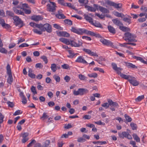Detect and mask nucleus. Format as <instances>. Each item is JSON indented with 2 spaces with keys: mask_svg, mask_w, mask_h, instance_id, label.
Returning a JSON list of instances; mask_svg holds the SVG:
<instances>
[{
  "mask_svg": "<svg viewBox=\"0 0 147 147\" xmlns=\"http://www.w3.org/2000/svg\"><path fill=\"white\" fill-rule=\"evenodd\" d=\"M17 8L22 9L24 11L25 13L27 14H29L31 13L30 8L28 5L26 3L20 4L17 7H13V10L16 13L24 15V12L18 9Z\"/></svg>",
  "mask_w": 147,
  "mask_h": 147,
  "instance_id": "1",
  "label": "nucleus"
},
{
  "mask_svg": "<svg viewBox=\"0 0 147 147\" xmlns=\"http://www.w3.org/2000/svg\"><path fill=\"white\" fill-rule=\"evenodd\" d=\"M88 92V90L84 88H79L77 90H74L73 94L75 96L83 95Z\"/></svg>",
  "mask_w": 147,
  "mask_h": 147,
  "instance_id": "2",
  "label": "nucleus"
},
{
  "mask_svg": "<svg viewBox=\"0 0 147 147\" xmlns=\"http://www.w3.org/2000/svg\"><path fill=\"white\" fill-rule=\"evenodd\" d=\"M100 41L104 45H106L109 47H113V43L111 41L105 39L102 37L100 39Z\"/></svg>",
  "mask_w": 147,
  "mask_h": 147,
  "instance_id": "3",
  "label": "nucleus"
},
{
  "mask_svg": "<svg viewBox=\"0 0 147 147\" xmlns=\"http://www.w3.org/2000/svg\"><path fill=\"white\" fill-rule=\"evenodd\" d=\"M108 102L109 103L110 106L111 107L110 109L112 111H115V108L118 107V104L117 102H113L111 100H108Z\"/></svg>",
  "mask_w": 147,
  "mask_h": 147,
  "instance_id": "4",
  "label": "nucleus"
},
{
  "mask_svg": "<svg viewBox=\"0 0 147 147\" xmlns=\"http://www.w3.org/2000/svg\"><path fill=\"white\" fill-rule=\"evenodd\" d=\"M118 134L120 137L122 138L125 137L128 139H132L131 136L129 134L128 132L123 131L122 133H119Z\"/></svg>",
  "mask_w": 147,
  "mask_h": 147,
  "instance_id": "5",
  "label": "nucleus"
},
{
  "mask_svg": "<svg viewBox=\"0 0 147 147\" xmlns=\"http://www.w3.org/2000/svg\"><path fill=\"white\" fill-rule=\"evenodd\" d=\"M125 40H128L129 41H132L134 40V36L132 35L131 34L127 32L125 33Z\"/></svg>",
  "mask_w": 147,
  "mask_h": 147,
  "instance_id": "6",
  "label": "nucleus"
},
{
  "mask_svg": "<svg viewBox=\"0 0 147 147\" xmlns=\"http://www.w3.org/2000/svg\"><path fill=\"white\" fill-rule=\"evenodd\" d=\"M93 6L94 7H93L89 5H86L85 7L88 10L91 12H95L96 10L98 9V5L94 4Z\"/></svg>",
  "mask_w": 147,
  "mask_h": 147,
  "instance_id": "7",
  "label": "nucleus"
},
{
  "mask_svg": "<svg viewBox=\"0 0 147 147\" xmlns=\"http://www.w3.org/2000/svg\"><path fill=\"white\" fill-rule=\"evenodd\" d=\"M82 44L81 40H78V42H76L75 40H70V45L72 46L75 47H79Z\"/></svg>",
  "mask_w": 147,
  "mask_h": 147,
  "instance_id": "8",
  "label": "nucleus"
},
{
  "mask_svg": "<svg viewBox=\"0 0 147 147\" xmlns=\"http://www.w3.org/2000/svg\"><path fill=\"white\" fill-rule=\"evenodd\" d=\"M55 5L54 3L50 2V4L47 5V8L50 11H53L55 10Z\"/></svg>",
  "mask_w": 147,
  "mask_h": 147,
  "instance_id": "9",
  "label": "nucleus"
},
{
  "mask_svg": "<svg viewBox=\"0 0 147 147\" xmlns=\"http://www.w3.org/2000/svg\"><path fill=\"white\" fill-rule=\"evenodd\" d=\"M43 31H46L50 33L52 32L51 26L49 24L46 23L43 25Z\"/></svg>",
  "mask_w": 147,
  "mask_h": 147,
  "instance_id": "10",
  "label": "nucleus"
},
{
  "mask_svg": "<svg viewBox=\"0 0 147 147\" xmlns=\"http://www.w3.org/2000/svg\"><path fill=\"white\" fill-rule=\"evenodd\" d=\"M84 28H72L71 31L78 34H83Z\"/></svg>",
  "mask_w": 147,
  "mask_h": 147,
  "instance_id": "11",
  "label": "nucleus"
},
{
  "mask_svg": "<svg viewBox=\"0 0 147 147\" xmlns=\"http://www.w3.org/2000/svg\"><path fill=\"white\" fill-rule=\"evenodd\" d=\"M76 62L79 63H82L84 64L87 65L88 63L86 61L82 56H79L76 60Z\"/></svg>",
  "mask_w": 147,
  "mask_h": 147,
  "instance_id": "12",
  "label": "nucleus"
},
{
  "mask_svg": "<svg viewBox=\"0 0 147 147\" xmlns=\"http://www.w3.org/2000/svg\"><path fill=\"white\" fill-rule=\"evenodd\" d=\"M128 81L131 84L134 86H137L139 84V82L136 80L135 78L131 76Z\"/></svg>",
  "mask_w": 147,
  "mask_h": 147,
  "instance_id": "13",
  "label": "nucleus"
},
{
  "mask_svg": "<svg viewBox=\"0 0 147 147\" xmlns=\"http://www.w3.org/2000/svg\"><path fill=\"white\" fill-rule=\"evenodd\" d=\"M21 135L22 138V142L24 143L29 140V138L28 137V133L27 132L24 133L22 134Z\"/></svg>",
  "mask_w": 147,
  "mask_h": 147,
  "instance_id": "14",
  "label": "nucleus"
},
{
  "mask_svg": "<svg viewBox=\"0 0 147 147\" xmlns=\"http://www.w3.org/2000/svg\"><path fill=\"white\" fill-rule=\"evenodd\" d=\"M83 50L84 52L90 55L91 56L96 57L98 56V55L96 53L92 52L89 49H83Z\"/></svg>",
  "mask_w": 147,
  "mask_h": 147,
  "instance_id": "15",
  "label": "nucleus"
},
{
  "mask_svg": "<svg viewBox=\"0 0 147 147\" xmlns=\"http://www.w3.org/2000/svg\"><path fill=\"white\" fill-rule=\"evenodd\" d=\"M111 65L113 69L118 74H119V72L121 71L122 69L121 68L117 67L116 64L115 63H112Z\"/></svg>",
  "mask_w": 147,
  "mask_h": 147,
  "instance_id": "16",
  "label": "nucleus"
},
{
  "mask_svg": "<svg viewBox=\"0 0 147 147\" xmlns=\"http://www.w3.org/2000/svg\"><path fill=\"white\" fill-rule=\"evenodd\" d=\"M57 35L59 36L68 37L69 36V34L66 32L62 31L57 32Z\"/></svg>",
  "mask_w": 147,
  "mask_h": 147,
  "instance_id": "17",
  "label": "nucleus"
},
{
  "mask_svg": "<svg viewBox=\"0 0 147 147\" xmlns=\"http://www.w3.org/2000/svg\"><path fill=\"white\" fill-rule=\"evenodd\" d=\"M31 19L35 21H38L42 20V18L40 16L34 15L31 17Z\"/></svg>",
  "mask_w": 147,
  "mask_h": 147,
  "instance_id": "18",
  "label": "nucleus"
},
{
  "mask_svg": "<svg viewBox=\"0 0 147 147\" xmlns=\"http://www.w3.org/2000/svg\"><path fill=\"white\" fill-rule=\"evenodd\" d=\"M59 40L61 42L67 45H69L70 42V40H69L64 38H61Z\"/></svg>",
  "mask_w": 147,
  "mask_h": 147,
  "instance_id": "19",
  "label": "nucleus"
},
{
  "mask_svg": "<svg viewBox=\"0 0 147 147\" xmlns=\"http://www.w3.org/2000/svg\"><path fill=\"white\" fill-rule=\"evenodd\" d=\"M98 9H99L102 13H107L109 12L108 10L101 6H98Z\"/></svg>",
  "mask_w": 147,
  "mask_h": 147,
  "instance_id": "20",
  "label": "nucleus"
},
{
  "mask_svg": "<svg viewBox=\"0 0 147 147\" xmlns=\"http://www.w3.org/2000/svg\"><path fill=\"white\" fill-rule=\"evenodd\" d=\"M62 11L60 10L58 11V13L56 15V17L59 19H64L65 18L64 15L62 13Z\"/></svg>",
  "mask_w": 147,
  "mask_h": 147,
  "instance_id": "21",
  "label": "nucleus"
},
{
  "mask_svg": "<svg viewBox=\"0 0 147 147\" xmlns=\"http://www.w3.org/2000/svg\"><path fill=\"white\" fill-rule=\"evenodd\" d=\"M119 74L120 75V76L122 78L128 80H129L131 77V76L129 75H126L125 74H122L121 73V71H120V72H119Z\"/></svg>",
  "mask_w": 147,
  "mask_h": 147,
  "instance_id": "22",
  "label": "nucleus"
},
{
  "mask_svg": "<svg viewBox=\"0 0 147 147\" xmlns=\"http://www.w3.org/2000/svg\"><path fill=\"white\" fill-rule=\"evenodd\" d=\"M86 34L87 35L93 36L94 35V33L92 32L88 31L87 30L84 28L83 34Z\"/></svg>",
  "mask_w": 147,
  "mask_h": 147,
  "instance_id": "23",
  "label": "nucleus"
},
{
  "mask_svg": "<svg viewBox=\"0 0 147 147\" xmlns=\"http://www.w3.org/2000/svg\"><path fill=\"white\" fill-rule=\"evenodd\" d=\"M16 26H18L20 27H21L23 26V23L22 21L19 18V20L16 21L15 22Z\"/></svg>",
  "mask_w": 147,
  "mask_h": 147,
  "instance_id": "24",
  "label": "nucleus"
},
{
  "mask_svg": "<svg viewBox=\"0 0 147 147\" xmlns=\"http://www.w3.org/2000/svg\"><path fill=\"white\" fill-rule=\"evenodd\" d=\"M105 3H104L103 5L104 6L107 7V5H109L110 6H112L113 2H112L108 0H105Z\"/></svg>",
  "mask_w": 147,
  "mask_h": 147,
  "instance_id": "25",
  "label": "nucleus"
},
{
  "mask_svg": "<svg viewBox=\"0 0 147 147\" xmlns=\"http://www.w3.org/2000/svg\"><path fill=\"white\" fill-rule=\"evenodd\" d=\"M112 21L113 23L119 26L120 25H122V24L120 21L117 19H113Z\"/></svg>",
  "mask_w": 147,
  "mask_h": 147,
  "instance_id": "26",
  "label": "nucleus"
},
{
  "mask_svg": "<svg viewBox=\"0 0 147 147\" xmlns=\"http://www.w3.org/2000/svg\"><path fill=\"white\" fill-rule=\"evenodd\" d=\"M33 71L32 69H29L28 71V75L29 77L32 78H34L35 75L32 73Z\"/></svg>",
  "mask_w": 147,
  "mask_h": 147,
  "instance_id": "27",
  "label": "nucleus"
},
{
  "mask_svg": "<svg viewBox=\"0 0 147 147\" xmlns=\"http://www.w3.org/2000/svg\"><path fill=\"white\" fill-rule=\"evenodd\" d=\"M113 13L115 16L118 17L122 18L124 16V15L122 13H119L117 11L114 12Z\"/></svg>",
  "mask_w": 147,
  "mask_h": 147,
  "instance_id": "28",
  "label": "nucleus"
},
{
  "mask_svg": "<svg viewBox=\"0 0 147 147\" xmlns=\"http://www.w3.org/2000/svg\"><path fill=\"white\" fill-rule=\"evenodd\" d=\"M7 73V74L9 75H12L11 70L9 64H8L6 67Z\"/></svg>",
  "mask_w": 147,
  "mask_h": 147,
  "instance_id": "29",
  "label": "nucleus"
},
{
  "mask_svg": "<svg viewBox=\"0 0 147 147\" xmlns=\"http://www.w3.org/2000/svg\"><path fill=\"white\" fill-rule=\"evenodd\" d=\"M108 30L111 33L114 34L115 32V29L111 26H108Z\"/></svg>",
  "mask_w": 147,
  "mask_h": 147,
  "instance_id": "30",
  "label": "nucleus"
},
{
  "mask_svg": "<svg viewBox=\"0 0 147 147\" xmlns=\"http://www.w3.org/2000/svg\"><path fill=\"white\" fill-rule=\"evenodd\" d=\"M130 45L135 46L136 45V44L133 43L131 42L125 43L123 44H120V46L121 47L126 46V45Z\"/></svg>",
  "mask_w": 147,
  "mask_h": 147,
  "instance_id": "31",
  "label": "nucleus"
},
{
  "mask_svg": "<svg viewBox=\"0 0 147 147\" xmlns=\"http://www.w3.org/2000/svg\"><path fill=\"white\" fill-rule=\"evenodd\" d=\"M92 24L96 27L100 28H102V25L99 22H93Z\"/></svg>",
  "mask_w": 147,
  "mask_h": 147,
  "instance_id": "32",
  "label": "nucleus"
},
{
  "mask_svg": "<svg viewBox=\"0 0 147 147\" xmlns=\"http://www.w3.org/2000/svg\"><path fill=\"white\" fill-rule=\"evenodd\" d=\"M88 76L90 78H96L98 77V74L95 73H92L88 74Z\"/></svg>",
  "mask_w": 147,
  "mask_h": 147,
  "instance_id": "33",
  "label": "nucleus"
},
{
  "mask_svg": "<svg viewBox=\"0 0 147 147\" xmlns=\"http://www.w3.org/2000/svg\"><path fill=\"white\" fill-rule=\"evenodd\" d=\"M132 136L134 139L136 141V142H140V138L136 134H133Z\"/></svg>",
  "mask_w": 147,
  "mask_h": 147,
  "instance_id": "34",
  "label": "nucleus"
},
{
  "mask_svg": "<svg viewBox=\"0 0 147 147\" xmlns=\"http://www.w3.org/2000/svg\"><path fill=\"white\" fill-rule=\"evenodd\" d=\"M13 80L12 75H9L7 79V82L9 84H11Z\"/></svg>",
  "mask_w": 147,
  "mask_h": 147,
  "instance_id": "35",
  "label": "nucleus"
},
{
  "mask_svg": "<svg viewBox=\"0 0 147 147\" xmlns=\"http://www.w3.org/2000/svg\"><path fill=\"white\" fill-rule=\"evenodd\" d=\"M78 77L80 80H86L87 79V77L82 74H79L78 75Z\"/></svg>",
  "mask_w": 147,
  "mask_h": 147,
  "instance_id": "36",
  "label": "nucleus"
},
{
  "mask_svg": "<svg viewBox=\"0 0 147 147\" xmlns=\"http://www.w3.org/2000/svg\"><path fill=\"white\" fill-rule=\"evenodd\" d=\"M85 19L87 21H88L91 24L93 22V19L90 17L88 16H86L85 17Z\"/></svg>",
  "mask_w": 147,
  "mask_h": 147,
  "instance_id": "37",
  "label": "nucleus"
},
{
  "mask_svg": "<svg viewBox=\"0 0 147 147\" xmlns=\"http://www.w3.org/2000/svg\"><path fill=\"white\" fill-rule=\"evenodd\" d=\"M51 69L53 72H55L57 70V66L56 64L55 63L52 64L51 65Z\"/></svg>",
  "mask_w": 147,
  "mask_h": 147,
  "instance_id": "38",
  "label": "nucleus"
},
{
  "mask_svg": "<svg viewBox=\"0 0 147 147\" xmlns=\"http://www.w3.org/2000/svg\"><path fill=\"white\" fill-rule=\"evenodd\" d=\"M126 65L129 67H131L134 68H137V67L136 66L130 63H126Z\"/></svg>",
  "mask_w": 147,
  "mask_h": 147,
  "instance_id": "39",
  "label": "nucleus"
},
{
  "mask_svg": "<svg viewBox=\"0 0 147 147\" xmlns=\"http://www.w3.org/2000/svg\"><path fill=\"white\" fill-rule=\"evenodd\" d=\"M53 78L57 82H59L60 80V77L57 75H54Z\"/></svg>",
  "mask_w": 147,
  "mask_h": 147,
  "instance_id": "40",
  "label": "nucleus"
},
{
  "mask_svg": "<svg viewBox=\"0 0 147 147\" xmlns=\"http://www.w3.org/2000/svg\"><path fill=\"white\" fill-rule=\"evenodd\" d=\"M68 51L69 54V55L68 56L69 57L72 58L75 55V54L73 53V52L72 50H68Z\"/></svg>",
  "mask_w": 147,
  "mask_h": 147,
  "instance_id": "41",
  "label": "nucleus"
},
{
  "mask_svg": "<svg viewBox=\"0 0 147 147\" xmlns=\"http://www.w3.org/2000/svg\"><path fill=\"white\" fill-rule=\"evenodd\" d=\"M120 29L123 31L125 32L129 30V29L127 28L122 26V25H120L119 26Z\"/></svg>",
  "mask_w": 147,
  "mask_h": 147,
  "instance_id": "42",
  "label": "nucleus"
},
{
  "mask_svg": "<svg viewBox=\"0 0 147 147\" xmlns=\"http://www.w3.org/2000/svg\"><path fill=\"white\" fill-rule=\"evenodd\" d=\"M93 70L94 71H98L99 72H101L103 73H105V71L102 68L98 67H95L93 68Z\"/></svg>",
  "mask_w": 147,
  "mask_h": 147,
  "instance_id": "43",
  "label": "nucleus"
},
{
  "mask_svg": "<svg viewBox=\"0 0 147 147\" xmlns=\"http://www.w3.org/2000/svg\"><path fill=\"white\" fill-rule=\"evenodd\" d=\"M53 27L54 28L57 29H59L60 30H62L63 28L60 27V26L57 24H53Z\"/></svg>",
  "mask_w": 147,
  "mask_h": 147,
  "instance_id": "44",
  "label": "nucleus"
},
{
  "mask_svg": "<svg viewBox=\"0 0 147 147\" xmlns=\"http://www.w3.org/2000/svg\"><path fill=\"white\" fill-rule=\"evenodd\" d=\"M33 32L37 34H41L42 33V31L41 30H38L37 29H34L33 30Z\"/></svg>",
  "mask_w": 147,
  "mask_h": 147,
  "instance_id": "45",
  "label": "nucleus"
},
{
  "mask_svg": "<svg viewBox=\"0 0 147 147\" xmlns=\"http://www.w3.org/2000/svg\"><path fill=\"white\" fill-rule=\"evenodd\" d=\"M50 144V141L49 140H46L43 143V147H47Z\"/></svg>",
  "mask_w": 147,
  "mask_h": 147,
  "instance_id": "46",
  "label": "nucleus"
},
{
  "mask_svg": "<svg viewBox=\"0 0 147 147\" xmlns=\"http://www.w3.org/2000/svg\"><path fill=\"white\" fill-rule=\"evenodd\" d=\"M93 143L94 144H98L100 145L104 144H107V142L106 141H103V142H100V141H97V142H93Z\"/></svg>",
  "mask_w": 147,
  "mask_h": 147,
  "instance_id": "47",
  "label": "nucleus"
},
{
  "mask_svg": "<svg viewBox=\"0 0 147 147\" xmlns=\"http://www.w3.org/2000/svg\"><path fill=\"white\" fill-rule=\"evenodd\" d=\"M110 104L109 103L105 102L102 105V106L105 108L106 109H107L109 108Z\"/></svg>",
  "mask_w": 147,
  "mask_h": 147,
  "instance_id": "48",
  "label": "nucleus"
},
{
  "mask_svg": "<svg viewBox=\"0 0 147 147\" xmlns=\"http://www.w3.org/2000/svg\"><path fill=\"white\" fill-rule=\"evenodd\" d=\"M144 98V95H142L139 96L136 98V99L135 100L136 102H139L143 99Z\"/></svg>",
  "mask_w": 147,
  "mask_h": 147,
  "instance_id": "49",
  "label": "nucleus"
},
{
  "mask_svg": "<svg viewBox=\"0 0 147 147\" xmlns=\"http://www.w3.org/2000/svg\"><path fill=\"white\" fill-rule=\"evenodd\" d=\"M137 59L138 60L140 61L142 63L147 64V62L142 57H137Z\"/></svg>",
  "mask_w": 147,
  "mask_h": 147,
  "instance_id": "50",
  "label": "nucleus"
},
{
  "mask_svg": "<svg viewBox=\"0 0 147 147\" xmlns=\"http://www.w3.org/2000/svg\"><path fill=\"white\" fill-rule=\"evenodd\" d=\"M112 6L116 8H118L121 7V5L119 4H117L113 2Z\"/></svg>",
  "mask_w": 147,
  "mask_h": 147,
  "instance_id": "51",
  "label": "nucleus"
},
{
  "mask_svg": "<svg viewBox=\"0 0 147 147\" xmlns=\"http://www.w3.org/2000/svg\"><path fill=\"white\" fill-rule=\"evenodd\" d=\"M36 27L38 28L40 30L43 31V25L41 24H36Z\"/></svg>",
  "mask_w": 147,
  "mask_h": 147,
  "instance_id": "52",
  "label": "nucleus"
},
{
  "mask_svg": "<svg viewBox=\"0 0 147 147\" xmlns=\"http://www.w3.org/2000/svg\"><path fill=\"white\" fill-rule=\"evenodd\" d=\"M36 143V141L34 140H33L28 144L27 147H30L33 146Z\"/></svg>",
  "mask_w": 147,
  "mask_h": 147,
  "instance_id": "53",
  "label": "nucleus"
},
{
  "mask_svg": "<svg viewBox=\"0 0 147 147\" xmlns=\"http://www.w3.org/2000/svg\"><path fill=\"white\" fill-rule=\"evenodd\" d=\"M64 6H67L68 7H70L71 8L74 9V6L73 5H72L71 3H65V4H64Z\"/></svg>",
  "mask_w": 147,
  "mask_h": 147,
  "instance_id": "54",
  "label": "nucleus"
},
{
  "mask_svg": "<svg viewBox=\"0 0 147 147\" xmlns=\"http://www.w3.org/2000/svg\"><path fill=\"white\" fill-rule=\"evenodd\" d=\"M31 91L34 94H37V93L35 87L34 86H32L31 88Z\"/></svg>",
  "mask_w": 147,
  "mask_h": 147,
  "instance_id": "55",
  "label": "nucleus"
},
{
  "mask_svg": "<svg viewBox=\"0 0 147 147\" xmlns=\"http://www.w3.org/2000/svg\"><path fill=\"white\" fill-rule=\"evenodd\" d=\"M6 14L7 15L11 17L13 16L14 14L12 11H7L6 12Z\"/></svg>",
  "mask_w": 147,
  "mask_h": 147,
  "instance_id": "56",
  "label": "nucleus"
},
{
  "mask_svg": "<svg viewBox=\"0 0 147 147\" xmlns=\"http://www.w3.org/2000/svg\"><path fill=\"white\" fill-rule=\"evenodd\" d=\"M0 52L3 53H6L7 52V51L4 48L0 47Z\"/></svg>",
  "mask_w": 147,
  "mask_h": 147,
  "instance_id": "57",
  "label": "nucleus"
},
{
  "mask_svg": "<svg viewBox=\"0 0 147 147\" xmlns=\"http://www.w3.org/2000/svg\"><path fill=\"white\" fill-rule=\"evenodd\" d=\"M41 58L43 59V61L45 62V63L47 64L48 62V60L47 57L45 56H42Z\"/></svg>",
  "mask_w": 147,
  "mask_h": 147,
  "instance_id": "58",
  "label": "nucleus"
},
{
  "mask_svg": "<svg viewBox=\"0 0 147 147\" xmlns=\"http://www.w3.org/2000/svg\"><path fill=\"white\" fill-rule=\"evenodd\" d=\"M22 113V111L20 110L16 111L13 114L14 115L16 116Z\"/></svg>",
  "mask_w": 147,
  "mask_h": 147,
  "instance_id": "59",
  "label": "nucleus"
},
{
  "mask_svg": "<svg viewBox=\"0 0 147 147\" xmlns=\"http://www.w3.org/2000/svg\"><path fill=\"white\" fill-rule=\"evenodd\" d=\"M130 126L133 130H135L136 129V124L133 123H130Z\"/></svg>",
  "mask_w": 147,
  "mask_h": 147,
  "instance_id": "60",
  "label": "nucleus"
},
{
  "mask_svg": "<svg viewBox=\"0 0 147 147\" xmlns=\"http://www.w3.org/2000/svg\"><path fill=\"white\" fill-rule=\"evenodd\" d=\"M16 45V44L13 42H12L10 43L9 45V48L11 49L14 47Z\"/></svg>",
  "mask_w": 147,
  "mask_h": 147,
  "instance_id": "61",
  "label": "nucleus"
},
{
  "mask_svg": "<svg viewBox=\"0 0 147 147\" xmlns=\"http://www.w3.org/2000/svg\"><path fill=\"white\" fill-rule=\"evenodd\" d=\"M79 1L82 4H86L88 3V0H79Z\"/></svg>",
  "mask_w": 147,
  "mask_h": 147,
  "instance_id": "62",
  "label": "nucleus"
},
{
  "mask_svg": "<svg viewBox=\"0 0 147 147\" xmlns=\"http://www.w3.org/2000/svg\"><path fill=\"white\" fill-rule=\"evenodd\" d=\"M64 69H68L69 68V66L67 64H64L61 66Z\"/></svg>",
  "mask_w": 147,
  "mask_h": 147,
  "instance_id": "63",
  "label": "nucleus"
},
{
  "mask_svg": "<svg viewBox=\"0 0 147 147\" xmlns=\"http://www.w3.org/2000/svg\"><path fill=\"white\" fill-rule=\"evenodd\" d=\"M142 11H144L146 13L147 12V7L142 6L140 8Z\"/></svg>",
  "mask_w": 147,
  "mask_h": 147,
  "instance_id": "64",
  "label": "nucleus"
}]
</instances>
